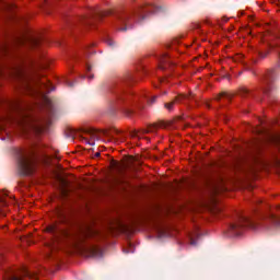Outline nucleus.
Here are the masks:
<instances>
[{"label":"nucleus","mask_w":280,"mask_h":280,"mask_svg":"<svg viewBox=\"0 0 280 280\" xmlns=\"http://www.w3.org/2000/svg\"><path fill=\"white\" fill-rule=\"evenodd\" d=\"M248 226V219L241 218L237 221H234L230 224L228 229V235L230 237H235L237 235H242L244 233V229Z\"/></svg>","instance_id":"nucleus-1"},{"label":"nucleus","mask_w":280,"mask_h":280,"mask_svg":"<svg viewBox=\"0 0 280 280\" xmlns=\"http://www.w3.org/2000/svg\"><path fill=\"white\" fill-rule=\"evenodd\" d=\"M20 167L24 172V174L30 175L34 173V160L30 156H23L20 160Z\"/></svg>","instance_id":"nucleus-2"},{"label":"nucleus","mask_w":280,"mask_h":280,"mask_svg":"<svg viewBox=\"0 0 280 280\" xmlns=\"http://www.w3.org/2000/svg\"><path fill=\"white\" fill-rule=\"evenodd\" d=\"M183 100V96H178L175 101L165 104V108H167V110H172V106H174V104H176V102Z\"/></svg>","instance_id":"nucleus-3"},{"label":"nucleus","mask_w":280,"mask_h":280,"mask_svg":"<svg viewBox=\"0 0 280 280\" xmlns=\"http://www.w3.org/2000/svg\"><path fill=\"white\" fill-rule=\"evenodd\" d=\"M3 280H21V278H18L14 273H7Z\"/></svg>","instance_id":"nucleus-4"},{"label":"nucleus","mask_w":280,"mask_h":280,"mask_svg":"<svg viewBox=\"0 0 280 280\" xmlns=\"http://www.w3.org/2000/svg\"><path fill=\"white\" fill-rule=\"evenodd\" d=\"M5 196H8V190H3L2 194L0 195V205L5 206Z\"/></svg>","instance_id":"nucleus-5"},{"label":"nucleus","mask_w":280,"mask_h":280,"mask_svg":"<svg viewBox=\"0 0 280 280\" xmlns=\"http://www.w3.org/2000/svg\"><path fill=\"white\" fill-rule=\"evenodd\" d=\"M47 233H54V231H56V226L54 225H49L47 229H46Z\"/></svg>","instance_id":"nucleus-6"},{"label":"nucleus","mask_w":280,"mask_h":280,"mask_svg":"<svg viewBox=\"0 0 280 280\" xmlns=\"http://www.w3.org/2000/svg\"><path fill=\"white\" fill-rule=\"evenodd\" d=\"M113 165H114V167H117V162H114Z\"/></svg>","instance_id":"nucleus-7"},{"label":"nucleus","mask_w":280,"mask_h":280,"mask_svg":"<svg viewBox=\"0 0 280 280\" xmlns=\"http://www.w3.org/2000/svg\"><path fill=\"white\" fill-rule=\"evenodd\" d=\"M44 69H47V66H43Z\"/></svg>","instance_id":"nucleus-8"},{"label":"nucleus","mask_w":280,"mask_h":280,"mask_svg":"<svg viewBox=\"0 0 280 280\" xmlns=\"http://www.w3.org/2000/svg\"><path fill=\"white\" fill-rule=\"evenodd\" d=\"M45 62H49V60L46 59Z\"/></svg>","instance_id":"nucleus-9"},{"label":"nucleus","mask_w":280,"mask_h":280,"mask_svg":"<svg viewBox=\"0 0 280 280\" xmlns=\"http://www.w3.org/2000/svg\"><path fill=\"white\" fill-rule=\"evenodd\" d=\"M100 155V153H96V156H98Z\"/></svg>","instance_id":"nucleus-10"},{"label":"nucleus","mask_w":280,"mask_h":280,"mask_svg":"<svg viewBox=\"0 0 280 280\" xmlns=\"http://www.w3.org/2000/svg\"><path fill=\"white\" fill-rule=\"evenodd\" d=\"M1 215H3V213L0 212Z\"/></svg>","instance_id":"nucleus-11"}]
</instances>
